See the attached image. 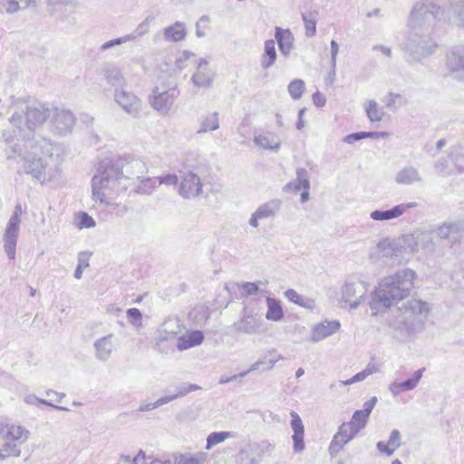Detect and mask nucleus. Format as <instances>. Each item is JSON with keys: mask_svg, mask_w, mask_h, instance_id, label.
Returning <instances> with one entry per match:
<instances>
[{"mask_svg": "<svg viewBox=\"0 0 464 464\" xmlns=\"http://www.w3.org/2000/svg\"><path fill=\"white\" fill-rule=\"evenodd\" d=\"M447 6L440 0H421L414 4L407 23L411 35L404 49L408 62H419L435 52L437 44L430 34L437 23L443 22Z\"/></svg>", "mask_w": 464, "mask_h": 464, "instance_id": "f257e3e1", "label": "nucleus"}, {"mask_svg": "<svg viewBox=\"0 0 464 464\" xmlns=\"http://www.w3.org/2000/svg\"><path fill=\"white\" fill-rule=\"evenodd\" d=\"M19 109L20 111H14L10 119L16 128V140L24 142L25 147L29 143L32 149L39 146L43 153L52 154L53 148L50 140L37 133L51 116L50 108L38 101H33L22 103Z\"/></svg>", "mask_w": 464, "mask_h": 464, "instance_id": "f03ea898", "label": "nucleus"}, {"mask_svg": "<svg viewBox=\"0 0 464 464\" xmlns=\"http://www.w3.org/2000/svg\"><path fill=\"white\" fill-rule=\"evenodd\" d=\"M10 139L11 137H5V141L10 144L9 148L11 150V152L8 153V159L16 160V158H19L17 163L20 171L31 175L41 183H44L46 179L55 181L60 178V170L57 167L50 168L47 170L48 163L43 157L44 155L52 157L53 153H43L39 146L32 149L29 143H26L27 147H25L24 142L17 140L13 142Z\"/></svg>", "mask_w": 464, "mask_h": 464, "instance_id": "7ed1b4c3", "label": "nucleus"}, {"mask_svg": "<svg viewBox=\"0 0 464 464\" xmlns=\"http://www.w3.org/2000/svg\"><path fill=\"white\" fill-rule=\"evenodd\" d=\"M399 310L400 314L390 321L389 326L399 339L408 340L423 331L432 306L428 302L411 298L403 302Z\"/></svg>", "mask_w": 464, "mask_h": 464, "instance_id": "20e7f679", "label": "nucleus"}, {"mask_svg": "<svg viewBox=\"0 0 464 464\" xmlns=\"http://www.w3.org/2000/svg\"><path fill=\"white\" fill-rule=\"evenodd\" d=\"M122 164V161L117 159H106L99 163L96 173L92 180L93 199L108 205L109 202L106 200L103 189H110L120 193L128 188L129 183L124 182L125 179L121 173Z\"/></svg>", "mask_w": 464, "mask_h": 464, "instance_id": "39448f33", "label": "nucleus"}, {"mask_svg": "<svg viewBox=\"0 0 464 464\" xmlns=\"http://www.w3.org/2000/svg\"><path fill=\"white\" fill-rule=\"evenodd\" d=\"M416 277L415 271L409 268L402 269L382 278L379 284V288L375 287L373 290H411L414 287Z\"/></svg>", "mask_w": 464, "mask_h": 464, "instance_id": "423d86ee", "label": "nucleus"}, {"mask_svg": "<svg viewBox=\"0 0 464 464\" xmlns=\"http://www.w3.org/2000/svg\"><path fill=\"white\" fill-rule=\"evenodd\" d=\"M20 212L21 206L17 205L13 215L8 220L3 237L4 249L10 260H14L15 258L16 244L21 223Z\"/></svg>", "mask_w": 464, "mask_h": 464, "instance_id": "0eeeda50", "label": "nucleus"}, {"mask_svg": "<svg viewBox=\"0 0 464 464\" xmlns=\"http://www.w3.org/2000/svg\"><path fill=\"white\" fill-rule=\"evenodd\" d=\"M394 248L393 265L407 263L412 254L416 253V241L413 235L406 234L392 239Z\"/></svg>", "mask_w": 464, "mask_h": 464, "instance_id": "6e6552de", "label": "nucleus"}, {"mask_svg": "<svg viewBox=\"0 0 464 464\" xmlns=\"http://www.w3.org/2000/svg\"><path fill=\"white\" fill-rule=\"evenodd\" d=\"M50 111L51 116L49 118L53 130L61 135L71 132L75 124V117L73 113L69 110L60 109L57 107L50 109Z\"/></svg>", "mask_w": 464, "mask_h": 464, "instance_id": "1a4fd4ad", "label": "nucleus"}, {"mask_svg": "<svg viewBox=\"0 0 464 464\" xmlns=\"http://www.w3.org/2000/svg\"><path fill=\"white\" fill-rule=\"evenodd\" d=\"M179 93V92L177 88H169L160 92V89L156 87L153 90V95L150 98V103L154 110L162 115H166L170 111Z\"/></svg>", "mask_w": 464, "mask_h": 464, "instance_id": "9d476101", "label": "nucleus"}, {"mask_svg": "<svg viewBox=\"0 0 464 464\" xmlns=\"http://www.w3.org/2000/svg\"><path fill=\"white\" fill-rule=\"evenodd\" d=\"M114 101L128 114L138 117L141 109V101L132 92L126 89H115Z\"/></svg>", "mask_w": 464, "mask_h": 464, "instance_id": "9b49d317", "label": "nucleus"}, {"mask_svg": "<svg viewBox=\"0 0 464 464\" xmlns=\"http://www.w3.org/2000/svg\"><path fill=\"white\" fill-rule=\"evenodd\" d=\"M371 292L369 304L372 314H376L382 310L391 307L404 299L402 292Z\"/></svg>", "mask_w": 464, "mask_h": 464, "instance_id": "f8f14e48", "label": "nucleus"}, {"mask_svg": "<svg viewBox=\"0 0 464 464\" xmlns=\"http://www.w3.org/2000/svg\"><path fill=\"white\" fill-rule=\"evenodd\" d=\"M117 160L123 163L121 167V173L125 179L124 182H128L129 186L130 180H140L148 171L145 162L139 159L118 158Z\"/></svg>", "mask_w": 464, "mask_h": 464, "instance_id": "ddd939ff", "label": "nucleus"}, {"mask_svg": "<svg viewBox=\"0 0 464 464\" xmlns=\"http://www.w3.org/2000/svg\"><path fill=\"white\" fill-rule=\"evenodd\" d=\"M237 331L246 334H261L266 332V324L261 317L246 314L234 324Z\"/></svg>", "mask_w": 464, "mask_h": 464, "instance_id": "4468645a", "label": "nucleus"}, {"mask_svg": "<svg viewBox=\"0 0 464 464\" xmlns=\"http://www.w3.org/2000/svg\"><path fill=\"white\" fill-rule=\"evenodd\" d=\"M417 205L416 202L401 203L389 209L373 210L370 213V217L375 221L392 220L400 218L409 209L416 208Z\"/></svg>", "mask_w": 464, "mask_h": 464, "instance_id": "2eb2a0df", "label": "nucleus"}, {"mask_svg": "<svg viewBox=\"0 0 464 464\" xmlns=\"http://www.w3.org/2000/svg\"><path fill=\"white\" fill-rule=\"evenodd\" d=\"M179 194L185 198H192L202 192V183L198 175L189 171L186 173L179 186Z\"/></svg>", "mask_w": 464, "mask_h": 464, "instance_id": "dca6fc26", "label": "nucleus"}, {"mask_svg": "<svg viewBox=\"0 0 464 464\" xmlns=\"http://www.w3.org/2000/svg\"><path fill=\"white\" fill-rule=\"evenodd\" d=\"M446 65L455 79L464 81V48H454L448 53Z\"/></svg>", "mask_w": 464, "mask_h": 464, "instance_id": "f3484780", "label": "nucleus"}, {"mask_svg": "<svg viewBox=\"0 0 464 464\" xmlns=\"http://www.w3.org/2000/svg\"><path fill=\"white\" fill-rule=\"evenodd\" d=\"M214 80V72L208 65L205 59H200L198 63L196 72L191 77V82L197 87L208 88Z\"/></svg>", "mask_w": 464, "mask_h": 464, "instance_id": "a211bd4d", "label": "nucleus"}, {"mask_svg": "<svg viewBox=\"0 0 464 464\" xmlns=\"http://www.w3.org/2000/svg\"><path fill=\"white\" fill-rule=\"evenodd\" d=\"M114 335L112 334H109L108 335L98 338L94 343V356L100 362H107L111 357L114 343H113Z\"/></svg>", "mask_w": 464, "mask_h": 464, "instance_id": "6ab92c4d", "label": "nucleus"}, {"mask_svg": "<svg viewBox=\"0 0 464 464\" xmlns=\"http://www.w3.org/2000/svg\"><path fill=\"white\" fill-rule=\"evenodd\" d=\"M357 433L358 432L354 430L353 427H352L349 422L343 423L331 441L330 451L338 452L346 443L352 440Z\"/></svg>", "mask_w": 464, "mask_h": 464, "instance_id": "aec40b11", "label": "nucleus"}, {"mask_svg": "<svg viewBox=\"0 0 464 464\" xmlns=\"http://www.w3.org/2000/svg\"><path fill=\"white\" fill-rule=\"evenodd\" d=\"M341 327L339 321L325 320L312 328L311 341L318 343L336 333Z\"/></svg>", "mask_w": 464, "mask_h": 464, "instance_id": "412c9836", "label": "nucleus"}, {"mask_svg": "<svg viewBox=\"0 0 464 464\" xmlns=\"http://www.w3.org/2000/svg\"><path fill=\"white\" fill-rule=\"evenodd\" d=\"M441 4L447 5L446 17L443 18L444 23L451 22L452 20L459 25L464 26V3L452 2L450 0H440Z\"/></svg>", "mask_w": 464, "mask_h": 464, "instance_id": "4be33fe9", "label": "nucleus"}, {"mask_svg": "<svg viewBox=\"0 0 464 464\" xmlns=\"http://www.w3.org/2000/svg\"><path fill=\"white\" fill-rule=\"evenodd\" d=\"M291 416V428L294 431L292 436L294 442V450L296 452H300L304 449V427L300 416L295 411L290 412Z\"/></svg>", "mask_w": 464, "mask_h": 464, "instance_id": "5701e85b", "label": "nucleus"}, {"mask_svg": "<svg viewBox=\"0 0 464 464\" xmlns=\"http://www.w3.org/2000/svg\"><path fill=\"white\" fill-rule=\"evenodd\" d=\"M2 434L5 440H11L20 449L21 445L27 440L29 431L22 426L6 425L3 429Z\"/></svg>", "mask_w": 464, "mask_h": 464, "instance_id": "b1692460", "label": "nucleus"}, {"mask_svg": "<svg viewBox=\"0 0 464 464\" xmlns=\"http://www.w3.org/2000/svg\"><path fill=\"white\" fill-rule=\"evenodd\" d=\"M275 38L277 42L280 53L285 56H288L294 48V35L291 31L276 26Z\"/></svg>", "mask_w": 464, "mask_h": 464, "instance_id": "393cba45", "label": "nucleus"}, {"mask_svg": "<svg viewBox=\"0 0 464 464\" xmlns=\"http://www.w3.org/2000/svg\"><path fill=\"white\" fill-rule=\"evenodd\" d=\"M102 74L107 81L108 84L115 87V89H121L126 83L121 70L114 65L104 66L102 69Z\"/></svg>", "mask_w": 464, "mask_h": 464, "instance_id": "a878e982", "label": "nucleus"}, {"mask_svg": "<svg viewBox=\"0 0 464 464\" xmlns=\"http://www.w3.org/2000/svg\"><path fill=\"white\" fill-rule=\"evenodd\" d=\"M395 182L401 185H411L422 182V178L414 167H405L401 169L395 176Z\"/></svg>", "mask_w": 464, "mask_h": 464, "instance_id": "bb28decb", "label": "nucleus"}, {"mask_svg": "<svg viewBox=\"0 0 464 464\" xmlns=\"http://www.w3.org/2000/svg\"><path fill=\"white\" fill-rule=\"evenodd\" d=\"M203 340L204 334L201 331H191L187 334L179 337L176 345L179 351H184L199 345Z\"/></svg>", "mask_w": 464, "mask_h": 464, "instance_id": "cd10ccee", "label": "nucleus"}, {"mask_svg": "<svg viewBox=\"0 0 464 464\" xmlns=\"http://www.w3.org/2000/svg\"><path fill=\"white\" fill-rule=\"evenodd\" d=\"M413 235L416 241V252L421 247L427 253H433L436 250L433 232H418Z\"/></svg>", "mask_w": 464, "mask_h": 464, "instance_id": "c85d7f7f", "label": "nucleus"}, {"mask_svg": "<svg viewBox=\"0 0 464 464\" xmlns=\"http://www.w3.org/2000/svg\"><path fill=\"white\" fill-rule=\"evenodd\" d=\"M254 143L262 149L270 150L272 151H278L281 146L278 136L271 132L267 135H255Z\"/></svg>", "mask_w": 464, "mask_h": 464, "instance_id": "c756f323", "label": "nucleus"}, {"mask_svg": "<svg viewBox=\"0 0 464 464\" xmlns=\"http://www.w3.org/2000/svg\"><path fill=\"white\" fill-rule=\"evenodd\" d=\"M285 190L298 191L300 189H310V176L308 171L304 168H298L296 169V179L287 183Z\"/></svg>", "mask_w": 464, "mask_h": 464, "instance_id": "7c9ffc66", "label": "nucleus"}, {"mask_svg": "<svg viewBox=\"0 0 464 464\" xmlns=\"http://www.w3.org/2000/svg\"><path fill=\"white\" fill-rule=\"evenodd\" d=\"M186 36V29L183 23L176 22L174 24L168 26L163 31V37L169 42H179Z\"/></svg>", "mask_w": 464, "mask_h": 464, "instance_id": "2f4dec72", "label": "nucleus"}, {"mask_svg": "<svg viewBox=\"0 0 464 464\" xmlns=\"http://www.w3.org/2000/svg\"><path fill=\"white\" fill-rule=\"evenodd\" d=\"M336 298L339 301L340 306L344 309L356 308L361 303V300L364 299L365 297L364 295L355 296V292H336Z\"/></svg>", "mask_w": 464, "mask_h": 464, "instance_id": "473e14b6", "label": "nucleus"}, {"mask_svg": "<svg viewBox=\"0 0 464 464\" xmlns=\"http://www.w3.org/2000/svg\"><path fill=\"white\" fill-rule=\"evenodd\" d=\"M276 57H277V54H276V51L275 41L272 39L266 40L265 42L264 53L262 55V59H261V66L264 69L270 68L276 63Z\"/></svg>", "mask_w": 464, "mask_h": 464, "instance_id": "72a5a7b5", "label": "nucleus"}, {"mask_svg": "<svg viewBox=\"0 0 464 464\" xmlns=\"http://www.w3.org/2000/svg\"><path fill=\"white\" fill-rule=\"evenodd\" d=\"M208 455L205 452L183 453L175 457L174 464H205Z\"/></svg>", "mask_w": 464, "mask_h": 464, "instance_id": "f704fd0d", "label": "nucleus"}, {"mask_svg": "<svg viewBox=\"0 0 464 464\" xmlns=\"http://www.w3.org/2000/svg\"><path fill=\"white\" fill-rule=\"evenodd\" d=\"M280 208L281 200L272 199L260 205L255 212L256 213V216L260 218V219H264L274 217L279 211Z\"/></svg>", "mask_w": 464, "mask_h": 464, "instance_id": "c9c22d12", "label": "nucleus"}, {"mask_svg": "<svg viewBox=\"0 0 464 464\" xmlns=\"http://www.w3.org/2000/svg\"><path fill=\"white\" fill-rule=\"evenodd\" d=\"M267 311L266 314V318L269 321L278 322L284 316V312L280 302L275 298L267 297Z\"/></svg>", "mask_w": 464, "mask_h": 464, "instance_id": "e433bc0d", "label": "nucleus"}, {"mask_svg": "<svg viewBox=\"0 0 464 464\" xmlns=\"http://www.w3.org/2000/svg\"><path fill=\"white\" fill-rule=\"evenodd\" d=\"M376 249L380 257L389 259L390 265L394 266L395 254L392 240L386 238L380 241L376 246Z\"/></svg>", "mask_w": 464, "mask_h": 464, "instance_id": "4c0bfd02", "label": "nucleus"}, {"mask_svg": "<svg viewBox=\"0 0 464 464\" xmlns=\"http://www.w3.org/2000/svg\"><path fill=\"white\" fill-rule=\"evenodd\" d=\"M289 301L304 307L308 310H313L315 307V301L313 298L307 297L299 292H285Z\"/></svg>", "mask_w": 464, "mask_h": 464, "instance_id": "58836bf2", "label": "nucleus"}, {"mask_svg": "<svg viewBox=\"0 0 464 464\" xmlns=\"http://www.w3.org/2000/svg\"><path fill=\"white\" fill-rule=\"evenodd\" d=\"M236 438V434L231 431H214L207 438L206 450H209L214 446L225 441L227 439Z\"/></svg>", "mask_w": 464, "mask_h": 464, "instance_id": "ea45409f", "label": "nucleus"}, {"mask_svg": "<svg viewBox=\"0 0 464 464\" xmlns=\"http://www.w3.org/2000/svg\"><path fill=\"white\" fill-rule=\"evenodd\" d=\"M461 229L459 223H445L435 230L434 236L441 239H448L453 234H458Z\"/></svg>", "mask_w": 464, "mask_h": 464, "instance_id": "a19ab883", "label": "nucleus"}, {"mask_svg": "<svg viewBox=\"0 0 464 464\" xmlns=\"http://www.w3.org/2000/svg\"><path fill=\"white\" fill-rule=\"evenodd\" d=\"M219 128L218 113L213 112L202 118L200 127L198 133L207 132L209 130H216Z\"/></svg>", "mask_w": 464, "mask_h": 464, "instance_id": "79ce46f5", "label": "nucleus"}, {"mask_svg": "<svg viewBox=\"0 0 464 464\" xmlns=\"http://www.w3.org/2000/svg\"><path fill=\"white\" fill-rule=\"evenodd\" d=\"M267 284V281H258V282H245L242 284L236 283V282H227L224 285V290H237V289H242V290H259L260 285H266Z\"/></svg>", "mask_w": 464, "mask_h": 464, "instance_id": "37998d69", "label": "nucleus"}, {"mask_svg": "<svg viewBox=\"0 0 464 464\" xmlns=\"http://www.w3.org/2000/svg\"><path fill=\"white\" fill-rule=\"evenodd\" d=\"M159 180L156 178H141L140 183L136 187L135 192L150 195L158 186Z\"/></svg>", "mask_w": 464, "mask_h": 464, "instance_id": "c03bdc74", "label": "nucleus"}, {"mask_svg": "<svg viewBox=\"0 0 464 464\" xmlns=\"http://www.w3.org/2000/svg\"><path fill=\"white\" fill-rule=\"evenodd\" d=\"M316 12H310L308 14L303 13L302 19L305 27V35L312 37L316 33Z\"/></svg>", "mask_w": 464, "mask_h": 464, "instance_id": "a18cd8bd", "label": "nucleus"}, {"mask_svg": "<svg viewBox=\"0 0 464 464\" xmlns=\"http://www.w3.org/2000/svg\"><path fill=\"white\" fill-rule=\"evenodd\" d=\"M20 453L21 450L15 443L11 442V440H5V443L0 448V459H5L9 457H18Z\"/></svg>", "mask_w": 464, "mask_h": 464, "instance_id": "49530a36", "label": "nucleus"}, {"mask_svg": "<svg viewBox=\"0 0 464 464\" xmlns=\"http://www.w3.org/2000/svg\"><path fill=\"white\" fill-rule=\"evenodd\" d=\"M305 89L304 82L301 79L292 81L287 87L288 92L293 100H299Z\"/></svg>", "mask_w": 464, "mask_h": 464, "instance_id": "de8ad7c7", "label": "nucleus"}, {"mask_svg": "<svg viewBox=\"0 0 464 464\" xmlns=\"http://www.w3.org/2000/svg\"><path fill=\"white\" fill-rule=\"evenodd\" d=\"M369 417L361 411H355L353 414L352 420L349 421L350 425L353 427L354 430L359 432L363 429L367 423Z\"/></svg>", "mask_w": 464, "mask_h": 464, "instance_id": "09e8293b", "label": "nucleus"}, {"mask_svg": "<svg viewBox=\"0 0 464 464\" xmlns=\"http://www.w3.org/2000/svg\"><path fill=\"white\" fill-rule=\"evenodd\" d=\"M366 114L371 121H380L382 120L384 112L378 107L375 101H370L366 108Z\"/></svg>", "mask_w": 464, "mask_h": 464, "instance_id": "8fccbe9b", "label": "nucleus"}, {"mask_svg": "<svg viewBox=\"0 0 464 464\" xmlns=\"http://www.w3.org/2000/svg\"><path fill=\"white\" fill-rule=\"evenodd\" d=\"M425 371L424 368L420 369L412 374V377L411 379H408L404 382H400V386L401 387V390L403 391H411L415 389L420 382V379L422 378L423 372Z\"/></svg>", "mask_w": 464, "mask_h": 464, "instance_id": "3c124183", "label": "nucleus"}, {"mask_svg": "<svg viewBox=\"0 0 464 464\" xmlns=\"http://www.w3.org/2000/svg\"><path fill=\"white\" fill-rule=\"evenodd\" d=\"M96 225L95 220L86 212H80L75 217V226L80 228H92Z\"/></svg>", "mask_w": 464, "mask_h": 464, "instance_id": "603ef678", "label": "nucleus"}, {"mask_svg": "<svg viewBox=\"0 0 464 464\" xmlns=\"http://www.w3.org/2000/svg\"><path fill=\"white\" fill-rule=\"evenodd\" d=\"M454 164L459 171H464V146L455 147L451 152Z\"/></svg>", "mask_w": 464, "mask_h": 464, "instance_id": "864d4df0", "label": "nucleus"}, {"mask_svg": "<svg viewBox=\"0 0 464 464\" xmlns=\"http://www.w3.org/2000/svg\"><path fill=\"white\" fill-rule=\"evenodd\" d=\"M386 104V107L389 109H395L397 107H401L402 102V96L398 93L390 92L383 101Z\"/></svg>", "mask_w": 464, "mask_h": 464, "instance_id": "5fc2aeb1", "label": "nucleus"}, {"mask_svg": "<svg viewBox=\"0 0 464 464\" xmlns=\"http://www.w3.org/2000/svg\"><path fill=\"white\" fill-rule=\"evenodd\" d=\"M153 17L148 16L145 20L140 23L132 34H127L126 36H133V40L144 35L149 31V25Z\"/></svg>", "mask_w": 464, "mask_h": 464, "instance_id": "6e6d98bb", "label": "nucleus"}, {"mask_svg": "<svg viewBox=\"0 0 464 464\" xmlns=\"http://www.w3.org/2000/svg\"><path fill=\"white\" fill-rule=\"evenodd\" d=\"M434 168L437 173L440 176L446 177L450 175L449 160L445 158L439 159L435 162Z\"/></svg>", "mask_w": 464, "mask_h": 464, "instance_id": "4d7b16f0", "label": "nucleus"}, {"mask_svg": "<svg viewBox=\"0 0 464 464\" xmlns=\"http://www.w3.org/2000/svg\"><path fill=\"white\" fill-rule=\"evenodd\" d=\"M130 41H133V36H122V37H119V38H115V39H112V40H110V41H107L106 43H104L102 46H101V50L102 51H107L116 45H120V44H125L127 42H130Z\"/></svg>", "mask_w": 464, "mask_h": 464, "instance_id": "13d9d810", "label": "nucleus"}, {"mask_svg": "<svg viewBox=\"0 0 464 464\" xmlns=\"http://www.w3.org/2000/svg\"><path fill=\"white\" fill-rule=\"evenodd\" d=\"M369 285L359 278L353 277L345 282L346 290L367 289Z\"/></svg>", "mask_w": 464, "mask_h": 464, "instance_id": "bf43d9fd", "label": "nucleus"}, {"mask_svg": "<svg viewBox=\"0 0 464 464\" xmlns=\"http://www.w3.org/2000/svg\"><path fill=\"white\" fill-rule=\"evenodd\" d=\"M257 459L247 450H243L238 454V464H257Z\"/></svg>", "mask_w": 464, "mask_h": 464, "instance_id": "052dcab7", "label": "nucleus"}, {"mask_svg": "<svg viewBox=\"0 0 464 464\" xmlns=\"http://www.w3.org/2000/svg\"><path fill=\"white\" fill-rule=\"evenodd\" d=\"M199 387L196 384L183 383L176 388L177 398L183 397L188 393L198 390Z\"/></svg>", "mask_w": 464, "mask_h": 464, "instance_id": "680f3d73", "label": "nucleus"}, {"mask_svg": "<svg viewBox=\"0 0 464 464\" xmlns=\"http://www.w3.org/2000/svg\"><path fill=\"white\" fill-rule=\"evenodd\" d=\"M388 444L393 449L394 451L401 446V434L398 430H393L391 432Z\"/></svg>", "mask_w": 464, "mask_h": 464, "instance_id": "e2e57ef3", "label": "nucleus"}, {"mask_svg": "<svg viewBox=\"0 0 464 464\" xmlns=\"http://www.w3.org/2000/svg\"><path fill=\"white\" fill-rule=\"evenodd\" d=\"M156 179L159 180L158 185H176L179 181L178 176L175 174H167L162 177H156Z\"/></svg>", "mask_w": 464, "mask_h": 464, "instance_id": "0e129e2a", "label": "nucleus"}, {"mask_svg": "<svg viewBox=\"0 0 464 464\" xmlns=\"http://www.w3.org/2000/svg\"><path fill=\"white\" fill-rule=\"evenodd\" d=\"M367 377H368V375L366 374L365 371L362 370V372H360L356 373L354 376H353L351 379H348L346 381H341L340 384L341 385H350L354 382H362V381L365 380Z\"/></svg>", "mask_w": 464, "mask_h": 464, "instance_id": "69168bd1", "label": "nucleus"}, {"mask_svg": "<svg viewBox=\"0 0 464 464\" xmlns=\"http://www.w3.org/2000/svg\"><path fill=\"white\" fill-rule=\"evenodd\" d=\"M362 139H365V131H358L346 135L343 138V141L348 144H353Z\"/></svg>", "mask_w": 464, "mask_h": 464, "instance_id": "338daca9", "label": "nucleus"}, {"mask_svg": "<svg viewBox=\"0 0 464 464\" xmlns=\"http://www.w3.org/2000/svg\"><path fill=\"white\" fill-rule=\"evenodd\" d=\"M127 316L130 322L133 324H136L141 320V314L137 308H130L127 310Z\"/></svg>", "mask_w": 464, "mask_h": 464, "instance_id": "774afa93", "label": "nucleus"}]
</instances>
